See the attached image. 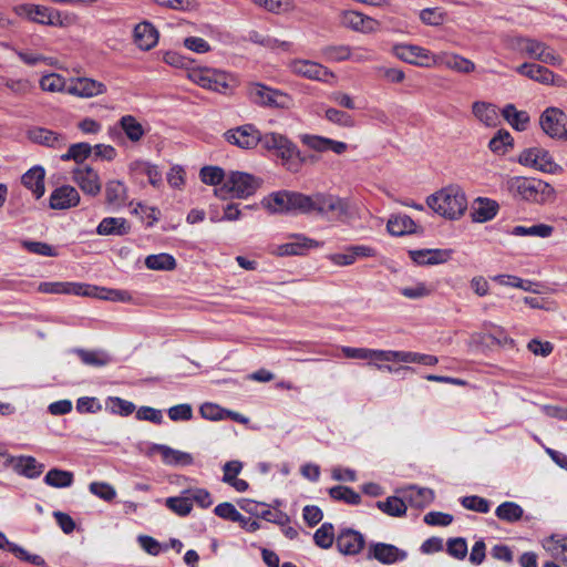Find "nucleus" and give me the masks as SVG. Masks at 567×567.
I'll return each mask as SVG.
<instances>
[{"instance_id":"f257e3e1","label":"nucleus","mask_w":567,"mask_h":567,"mask_svg":"<svg viewBox=\"0 0 567 567\" xmlns=\"http://www.w3.org/2000/svg\"><path fill=\"white\" fill-rule=\"evenodd\" d=\"M305 215H320L328 219L344 221L353 216L351 203L332 194L316 193L307 195Z\"/></svg>"},{"instance_id":"f03ea898","label":"nucleus","mask_w":567,"mask_h":567,"mask_svg":"<svg viewBox=\"0 0 567 567\" xmlns=\"http://www.w3.org/2000/svg\"><path fill=\"white\" fill-rule=\"evenodd\" d=\"M426 204L434 213L450 220L462 217L467 208L465 193L456 185H450L430 195Z\"/></svg>"},{"instance_id":"7ed1b4c3","label":"nucleus","mask_w":567,"mask_h":567,"mask_svg":"<svg viewBox=\"0 0 567 567\" xmlns=\"http://www.w3.org/2000/svg\"><path fill=\"white\" fill-rule=\"evenodd\" d=\"M261 185V179L251 174L231 171L224 184L215 189V195L221 199L228 197L247 198L254 195Z\"/></svg>"},{"instance_id":"20e7f679","label":"nucleus","mask_w":567,"mask_h":567,"mask_svg":"<svg viewBox=\"0 0 567 567\" xmlns=\"http://www.w3.org/2000/svg\"><path fill=\"white\" fill-rule=\"evenodd\" d=\"M511 48L530 59L551 66H560L564 59L550 45L534 38L514 37Z\"/></svg>"},{"instance_id":"39448f33","label":"nucleus","mask_w":567,"mask_h":567,"mask_svg":"<svg viewBox=\"0 0 567 567\" xmlns=\"http://www.w3.org/2000/svg\"><path fill=\"white\" fill-rule=\"evenodd\" d=\"M507 187L524 200L543 204L554 195V188L540 179L515 176L507 181Z\"/></svg>"},{"instance_id":"423d86ee","label":"nucleus","mask_w":567,"mask_h":567,"mask_svg":"<svg viewBox=\"0 0 567 567\" xmlns=\"http://www.w3.org/2000/svg\"><path fill=\"white\" fill-rule=\"evenodd\" d=\"M260 145L265 150L274 152L288 171L297 172L299 169L301 162L297 146L285 135L274 132L261 134Z\"/></svg>"},{"instance_id":"0eeeda50","label":"nucleus","mask_w":567,"mask_h":567,"mask_svg":"<svg viewBox=\"0 0 567 567\" xmlns=\"http://www.w3.org/2000/svg\"><path fill=\"white\" fill-rule=\"evenodd\" d=\"M307 195L281 190L271 194L265 199V206L274 214H305Z\"/></svg>"},{"instance_id":"6e6552de","label":"nucleus","mask_w":567,"mask_h":567,"mask_svg":"<svg viewBox=\"0 0 567 567\" xmlns=\"http://www.w3.org/2000/svg\"><path fill=\"white\" fill-rule=\"evenodd\" d=\"M261 132L252 124H244L225 132V140L243 150H251L260 144Z\"/></svg>"},{"instance_id":"1a4fd4ad","label":"nucleus","mask_w":567,"mask_h":567,"mask_svg":"<svg viewBox=\"0 0 567 567\" xmlns=\"http://www.w3.org/2000/svg\"><path fill=\"white\" fill-rule=\"evenodd\" d=\"M0 456L4 458L6 466H11L17 474L28 478L39 477L44 470V465L33 456H12L3 451L0 452Z\"/></svg>"},{"instance_id":"9d476101","label":"nucleus","mask_w":567,"mask_h":567,"mask_svg":"<svg viewBox=\"0 0 567 567\" xmlns=\"http://www.w3.org/2000/svg\"><path fill=\"white\" fill-rule=\"evenodd\" d=\"M518 162L545 173H556L559 168L548 151L539 147L523 151L519 154Z\"/></svg>"},{"instance_id":"9b49d317","label":"nucleus","mask_w":567,"mask_h":567,"mask_svg":"<svg viewBox=\"0 0 567 567\" xmlns=\"http://www.w3.org/2000/svg\"><path fill=\"white\" fill-rule=\"evenodd\" d=\"M542 130L551 138L567 136L566 115L557 107L546 109L539 118Z\"/></svg>"},{"instance_id":"f8f14e48","label":"nucleus","mask_w":567,"mask_h":567,"mask_svg":"<svg viewBox=\"0 0 567 567\" xmlns=\"http://www.w3.org/2000/svg\"><path fill=\"white\" fill-rule=\"evenodd\" d=\"M250 100L262 106L285 107L287 95L278 90L270 89L260 83H254L248 87Z\"/></svg>"},{"instance_id":"ddd939ff","label":"nucleus","mask_w":567,"mask_h":567,"mask_svg":"<svg viewBox=\"0 0 567 567\" xmlns=\"http://www.w3.org/2000/svg\"><path fill=\"white\" fill-rule=\"evenodd\" d=\"M516 72L533 81L546 85L564 86L565 80L556 75L553 71L540 64L525 62L516 68Z\"/></svg>"},{"instance_id":"4468645a","label":"nucleus","mask_w":567,"mask_h":567,"mask_svg":"<svg viewBox=\"0 0 567 567\" xmlns=\"http://www.w3.org/2000/svg\"><path fill=\"white\" fill-rule=\"evenodd\" d=\"M405 550L386 543H371L369 545L367 558L375 559L384 565H392L406 558Z\"/></svg>"},{"instance_id":"2eb2a0df","label":"nucleus","mask_w":567,"mask_h":567,"mask_svg":"<svg viewBox=\"0 0 567 567\" xmlns=\"http://www.w3.org/2000/svg\"><path fill=\"white\" fill-rule=\"evenodd\" d=\"M394 55L410 64L420 66H431L432 56L430 51L413 44H396L393 47Z\"/></svg>"},{"instance_id":"dca6fc26","label":"nucleus","mask_w":567,"mask_h":567,"mask_svg":"<svg viewBox=\"0 0 567 567\" xmlns=\"http://www.w3.org/2000/svg\"><path fill=\"white\" fill-rule=\"evenodd\" d=\"M289 238L291 239L289 243L279 245L276 248L278 256H301L309 249L323 246V243L311 239L302 234H292Z\"/></svg>"},{"instance_id":"f3484780","label":"nucleus","mask_w":567,"mask_h":567,"mask_svg":"<svg viewBox=\"0 0 567 567\" xmlns=\"http://www.w3.org/2000/svg\"><path fill=\"white\" fill-rule=\"evenodd\" d=\"M365 544L364 536L351 528L343 529L336 538V546L343 555L359 554Z\"/></svg>"},{"instance_id":"a211bd4d","label":"nucleus","mask_w":567,"mask_h":567,"mask_svg":"<svg viewBox=\"0 0 567 567\" xmlns=\"http://www.w3.org/2000/svg\"><path fill=\"white\" fill-rule=\"evenodd\" d=\"M432 63L433 65H443L463 74H468L475 70L474 62L456 53L442 52L433 55Z\"/></svg>"},{"instance_id":"6ab92c4d","label":"nucleus","mask_w":567,"mask_h":567,"mask_svg":"<svg viewBox=\"0 0 567 567\" xmlns=\"http://www.w3.org/2000/svg\"><path fill=\"white\" fill-rule=\"evenodd\" d=\"M73 179L83 193L96 196L101 192V182L96 171L90 166L73 171Z\"/></svg>"},{"instance_id":"aec40b11","label":"nucleus","mask_w":567,"mask_h":567,"mask_svg":"<svg viewBox=\"0 0 567 567\" xmlns=\"http://www.w3.org/2000/svg\"><path fill=\"white\" fill-rule=\"evenodd\" d=\"M66 92L80 97H93L106 92V85L89 78H79L73 81Z\"/></svg>"},{"instance_id":"412c9836","label":"nucleus","mask_w":567,"mask_h":567,"mask_svg":"<svg viewBox=\"0 0 567 567\" xmlns=\"http://www.w3.org/2000/svg\"><path fill=\"white\" fill-rule=\"evenodd\" d=\"M97 287L64 282H41L39 291L44 293H72L76 296H93Z\"/></svg>"},{"instance_id":"4be33fe9","label":"nucleus","mask_w":567,"mask_h":567,"mask_svg":"<svg viewBox=\"0 0 567 567\" xmlns=\"http://www.w3.org/2000/svg\"><path fill=\"white\" fill-rule=\"evenodd\" d=\"M342 23L347 28L363 33H372L380 28L379 21L358 11H346L342 16Z\"/></svg>"},{"instance_id":"5701e85b","label":"nucleus","mask_w":567,"mask_h":567,"mask_svg":"<svg viewBox=\"0 0 567 567\" xmlns=\"http://www.w3.org/2000/svg\"><path fill=\"white\" fill-rule=\"evenodd\" d=\"M79 203V192L70 185L58 187L50 196V207L52 209H68L76 206Z\"/></svg>"},{"instance_id":"b1692460","label":"nucleus","mask_w":567,"mask_h":567,"mask_svg":"<svg viewBox=\"0 0 567 567\" xmlns=\"http://www.w3.org/2000/svg\"><path fill=\"white\" fill-rule=\"evenodd\" d=\"M291 70L298 75L318 81H324L331 73L329 70L312 61L308 60H296L291 63Z\"/></svg>"},{"instance_id":"393cba45","label":"nucleus","mask_w":567,"mask_h":567,"mask_svg":"<svg viewBox=\"0 0 567 567\" xmlns=\"http://www.w3.org/2000/svg\"><path fill=\"white\" fill-rule=\"evenodd\" d=\"M450 249H420L410 250V258L417 265H439L446 262L451 258Z\"/></svg>"},{"instance_id":"a878e982","label":"nucleus","mask_w":567,"mask_h":567,"mask_svg":"<svg viewBox=\"0 0 567 567\" xmlns=\"http://www.w3.org/2000/svg\"><path fill=\"white\" fill-rule=\"evenodd\" d=\"M29 136L32 142L55 150H61L66 145L68 142L65 135L43 127H38L30 131Z\"/></svg>"},{"instance_id":"bb28decb","label":"nucleus","mask_w":567,"mask_h":567,"mask_svg":"<svg viewBox=\"0 0 567 567\" xmlns=\"http://www.w3.org/2000/svg\"><path fill=\"white\" fill-rule=\"evenodd\" d=\"M53 9H49L44 6L24 3L16 8V12L20 17H24L32 22L49 25L52 17Z\"/></svg>"},{"instance_id":"cd10ccee","label":"nucleus","mask_w":567,"mask_h":567,"mask_svg":"<svg viewBox=\"0 0 567 567\" xmlns=\"http://www.w3.org/2000/svg\"><path fill=\"white\" fill-rule=\"evenodd\" d=\"M498 208L499 206L495 200L478 197L472 206V219L475 223L488 221L496 216Z\"/></svg>"},{"instance_id":"c85d7f7f","label":"nucleus","mask_w":567,"mask_h":567,"mask_svg":"<svg viewBox=\"0 0 567 567\" xmlns=\"http://www.w3.org/2000/svg\"><path fill=\"white\" fill-rule=\"evenodd\" d=\"M74 353L83 364L94 368L105 367L113 361V357L103 349H75Z\"/></svg>"},{"instance_id":"c756f323","label":"nucleus","mask_w":567,"mask_h":567,"mask_svg":"<svg viewBox=\"0 0 567 567\" xmlns=\"http://www.w3.org/2000/svg\"><path fill=\"white\" fill-rule=\"evenodd\" d=\"M134 40L142 50H150L156 45L158 32L150 22H142L134 29Z\"/></svg>"},{"instance_id":"7c9ffc66","label":"nucleus","mask_w":567,"mask_h":567,"mask_svg":"<svg viewBox=\"0 0 567 567\" xmlns=\"http://www.w3.org/2000/svg\"><path fill=\"white\" fill-rule=\"evenodd\" d=\"M127 200V188L121 181L113 179L105 184V202L113 208H120Z\"/></svg>"},{"instance_id":"2f4dec72","label":"nucleus","mask_w":567,"mask_h":567,"mask_svg":"<svg viewBox=\"0 0 567 567\" xmlns=\"http://www.w3.org/2000/svg\"><path fill=\"white\" fill-rule=\"evenodd\" d=\"M44 176L45 172L42 166H33L22 175L21 183L32 190L37 199L44 194Z\"/></svg>"},{"instance_id":"473e14b6","label":"nucleus","mask_w":567,"mask_h":567,"mask_svg":"<svg viewBox=\"0 0 567 567\" xmlns=\"http://www.w3.org/2000/svg\"><path fill=\"white\" fill-rule=\"evenodd\" d=\"M131 226L125 218L105 217L101 220L96 228V233L102 236L116 235L123 236L128 234Z\"/></svg>"},{"instance_id":"72a5a7b5","label":"nucleus","mask_w":567,"mask_h":567,"mask_svg":"<svg viewBox=\"0 0 567 567\" xmlns=\"http://www.w3.org/2000/svg\"><path fill=\"white\" fill-rule=\"evenodd\" d=\"M156 451L161 453L165 464L172 466H187L193 464V456L189 453L174 450L167 445H155Z\"/></svg>"},{"instance_id":"f704fd0d","label":"nucleus","mask_w":567,"mask_h":567,"mask_svg":"<svg viewBox=\"0 0 567 567\" xmlns=\"http://www.w3.org/2000/svg\"><path fill=\"white\" fill-rule=\"evenodd\" d=\"M386 228L388 231L393 236H403L416 231V225L414 220L405 214L391 216L388 220Z\"/></svg>"},{"instance_id":"c9c22d12","label":"nucleus","mask_w":567,"mask_h":567,"mask_svg":"<svg viewBox=\"0 0 567 567\" xmlns=\"http://www.w3.org/2000/svg\"><path fill=\"white\" fill-rule=\"evenodd\" d=\"M194 81L202 87L216 92H224L228 89V84L221 74L212 73L210 71L196 72L193 74Z\"/></svg>"},{"instance_id":"e433bc0d","label":"nucleus","mask_w":567,"mask_h":567,"mask_svg":"<svg viewBox=\"0 0 567 567\" xmlns=\"http://www.w3.org/2000/svg\"><path fill=\"white\" fill-rule=\"evenodd\" d=\"M475 117L486 126H495L498 115L495 105L486 102H474L472 106Z\"/></svg>"},{"instance_id":"4c0bfd02","label":"nucleus","mask_w":567,"mask_h":567,"mask_svg":"<svg viewBox=\"0 0 567 567\" xmlns=\"http://www.w3.org/2000/svg\"><path fill=\"white\" fill-rule=\"evenodd\" d=\"M342 353L348 359L370 360L371 362L369 364L377 361H384V350L342 347Z\"/></svg>"},{"instance_id":"58836bf2","label":"nucleus","mask_w":567,"mask_h":567,"mask_svg":"<svg viewBox=\"0 0 567 567\" xmlns=\"http://www.w3.org/2000/svg\"><path fill=\"white\" fill-rule=\"evenodd\" d=\"M405 498L411 506L423 508L434 499V493L430 488L411 486L405 492Z\"/></svg>"},{"instance_id":"ea45409f","label":"nucleus","mask_w":567,"mask_h":567,"mask_svg":"<svg viewBox=\"0 0 567 567\" xmlns=\"http://www.w3.org/2000/svg\"><path fill=\"white\" fill-rule=\"evenodd\" d=\"M118 124L126 137L133 143L140 142L145 135L144 127L133 115L122 116Z\"/></svg>"},{"instance_id":"a19ab883","label":"nucleus","mask_w":567,"mask_h":567,"mask_svg":"<svg viewBox=\"0 0 567 567\" xmlns=\"http://www.w3.org/2000/svg\"><path fill=\"white\" fill-rule=\"evenodd\" d=\"M504 118L517 131H524L529 123L526 111H518L514 104H507L502 111Z\"/></svg>"},{"instance_id":"79ce46f5","label":"nucleus","mask_w":567,"mask_h":567,"mask_svg":"<svg viewBox=\"0 0 567 567\" xmlns=\"http://www.w3.org/2000/svg\"><path fill=\"white\" fill-rule=\"evenodd\" d=\"M74 475L72 472L51 468L44 476V483L51 487L64 488L72 485Z\"/></svg>"},{"instance_id":"37998d69","label":"nucleus","mask_w":567,"mask_h":567,"mask_svg":"<svg viewBox=\"0 0 567 567\" xmlns=\"http://www.w3.org/2000/svg\"><path fill=\"white\" fill-rule=\"evenodd\" d=\"M524 509L520 505L514 502H504L497 506L495 515L501 520L507 523H515L523 517Z\"/></svg>"},{"instance_id":"c03bdc74","label":"nucleus","mask_w":567,"mask_h":567,"mask_svg":"<svg viewBox=\"0 0 567 567\" xmlns=\"http://www.w3.org/2000/svg\"><path fill=\"white\" fill-rule=\"evenodd\" d=\"M329 495L332 499L344 502L349 505H358L361 502L360 494L344 485H337L329 488Z\"/></svg>"},{"instance_id":"a18cd8bd","label":"nucleus","mask_w":567,"mask_h":567,"mask_svg":"<svg viewBox=\"0 0 567 567\" xmlns=\"http://www.w3.org/2000/svg\"><path fill=\"white\" fill-rule=\"evenodd\" d=\"M377 507L393 517H401L406 513L405 502L396 496H390L385 501L377 502Z\"/></svg>"},{"instance_id":"49530a36","label":"nucleus","mask_w":567,"mask_h":567,"mask_svg":"<svg viewBox=\"0 0 567 567\" xmlns=\"http://www.w3.org/2000/svg\"><path fill=\"white\" fill-rule=\"evenodd\" d=\"M145 266L152 270H173L176 268V260L172 255L162 252L147 256Z\"/></svg>"},{"instance_id":"de8ad7c7","label":"nucleus","mask_w":567,"mask_h":567,"mask_svg":"<svg viewBox=\"0 0 567 567\" xmlns=\"http://www.w3.org/2000/svg\"><path fill=\"white\" fill-rule=\"evenodd\" d=\"M92 153V146L89 143H75L70 145L66 153L61 155V159L63 162L74 161L76 163H82L85 161Z\"/></svg>"},{"instance_id":"09e8293b","label":"nucleus","mask_w":567,"mask_h":567,"mask_svg":"<svg viewBox=\"0 0 567 567\" xmlns=\"http://www.w3.org/2000/svg\"><path fill=\"white\" fill-rule=\"evenodd\" d=\"M130 167H131V171L146 175L148 178V182L153 186H158L162 182V174L159 173L157 167L154 165H151L147 162L136 161V162H133Z\"/></svg>"},{"instance_id":"8fccbe9b","label":"nucleus","mask_w":567,"mask_h":567,"mask_svg":"<svg viewBox=\"0 0 567 567\" xmlns=\"http://www.w3.org/2000/svg\"><path fill=\"white\" fill-rule=\"evenodd\" d=\"M554 231V227L546 224H537L530 227L515 226L512 234L515 236H536L546 238L549 237Z\"/></svg>"},{"instance_id":"3c124183","label":"nucleus","mask_w":567,"mask_h":567,"mask_svg":"<svg viewBox=\"0 0 567 567\" xmlns=\"http://www.w3.org/2000/svg\"><path fill=\"white\" fill-rule=\"evenodd\" d=\"M334 528L330 523L322 524L315 533L313 540L315 544L323 549H328L332 546L334 540Z\"/></svg>"},{"instance_id":"603ef678","label":"nucleus","mask_w":567,"mask_h":567,"mask_svg":"<svg viewBox=\"0 0 567 567\" xmlns=\"http://www.w3.org/2000/svg\"><path fill=\"white\" fill-rule=\"evenodd\" d=\"M21 246L29 252L45 256V257H55L58 256V251L51 245L43 241H34V240H21Z\"/></svg>"},{"instance_id":"864d4df0","label":"nucleus","mask_w":567,"mask_h":567,"mask_svg":"<svg viewBox=\"0 0 567 567\" xmlns=\"http://www.w3.org/2000/svg\"><path fill=\"white\" fill-rule=\"evenodd\" d=\"M513 145V137L507 131L501 130L489 141L488 147L493 153L505 154L507 148Z\"/></svg>"},{"instance_id":"5fc2aeb1","label":"nucleus","mask_w":567,"mask_h":567,"mask_svg":"<svg viewBox=\"0 0 567 567\" xmlns=\"http://www.w3.org/2000/svg\"><path fill=\"white\" fill-rule=\"evenodd\" d=\"M481 338L482 340L478 341L488 348L494 346L504 347L506 344H513V340L502 329H496L493 332L484 333L481 336Z\"/></svg>"},{"instance_id":"6e6d98bb","label":"nucleus","mask_w":567,"mask_h":567,"mask_svg":"<svg viewBox=\"0 0 567 567\" xmlns=\"http://www.w3.org/2000/svg\"><path fill=\"white\" fill-rule=\"evenodd\" d=\"M200 179L207 185H219L226 179V175L223 168L218 166H205L200 169Z\"/></svg>"},{"instance_id":"4d7b16f0","label":"nucleus","mask_w":567,"mask_h":567,"mask_svg":"<svg viewBox=\"0 0 567 567\" xmlns=\"http://www.w3.org/2000/svg\"><path fill=\"white\" fill-rule=\"evenodd\" d=\"M165 504L172 512H174L178 516H187L193 508V503L189 497H168L166 498Z\"/></svg>"},{"instance_id":"13d9d810","label":"nucleus","mask_w":567,"mask_h":567,"mask_svg":"<svg viewBox=\"0 0 567 567\" xmlns=\"http://www.w3.org/2000/svg\"><path fill=\"white\" fill-rule=\"evenodd\" d=\"M89 489L93 495L105 502H112L116 496L115 488L105 482H92Z\"/></svg>"},{"instance_id":"bf43d9fd","label":"nucleus","mask_w":567,"mask_h":567,"mask_svg":"<svg viewBox=\"0 0 567 567\" xmlns=\"http://www.w3.org/2000/svg\"><path fill=\"white\" fill-rule=\"evenodd\" d=\"M40 86L47 92H61L65 89V79L56 73L47 74L41 78Z\"/></svg>"},{"instance_id":"052dcab7","label":"nucleus","mask_w":567,"mask_h":567,"mask_svg":"<svg viewBox=\"0 0 567 567\" xmlns=\"http://www.w3.org/2000/svg\"><path fill=\"white\" fill-rule=\"evenodd\" d=\"M446 551L455 559L463 560L467 555V543L463 537L450 538L446 543Z\"/></svg>"},{"instance_id":"680f3d73","label":"nucleus","mask_w":567,"mask_h":567,"mask_svg":"<svg viewBox=\"0 0 567 567\" xmlns=\"http://www.w3.org/2000/svg\"><path fill=\"white\" fill-rule=\"evenodd\" d=\"M461 504L466 509H470V511H473V512H477V513H482V514L488 513L489 508H491L489 502L486 498H483V497H480V496H476V495H471V496L462 497L461 498Z\"/></svg>"},{"instance_id":"e2e57ef3","label":"nucleus","mask_w":567,"mask_h":567,"mask_svg":"<svg viewBox=\"0 0 567 567\" xmlns=\"http://www.w3.org/2000/svg\"><path fill=\"white\" fill-rule=\"evenodd\" d=\"M419 358L417 352L384 350V362L419 363Z\"/></svg>"},{"instance_id":"0e129e2a","label":"nucleus","mask_w":567,"mask_h":567,"mask_svg":"<svg viewBox=\"0 0 567 567\" xmlns=\"http://www.w3.org/2000/svg\"><path fill=\"white\" fill-rule=\"evenodd\" d=\"M324 116L329 122L342 127H353L355 124L353 117L349 113L333 107L326 110Z\"/></svg>"},{"instance_id":"69168bd1","label":"nucleus","mask_w":567,"mask_h":567,"mask_svg":"<svg viewBox=\"0 0 567 567\" xmlns=\"http://www.w3.org/2000/svg\"><path fill=\"white\" fill-rule=\"evenodd\" d=\"M106 409L114 414L127 416L134 412L135 405L132 402L123 400L121 398H110L107 401Z\"/></svg>"},{"instance_id":"338daca9","label":"nucleus","mask_w":567,"mask_h":567,"mask_svg":"<svg viewBox=\"0 0 567 567\" xmlns=\"http://www.w3.org/2000/svg\"><path fill=\"white\" fill-rule=\"evenodd\" d=\"M214 513L218 517L234 523H236L237 520H241V514L237 511L235 505H233L229 502L218 504L214 508Z\"/></svg>"},{"instance_id":"774afa93","label":"nucleus","mask_w":567,"mask_h":567,"mask_svg":"<svg viewBox=\"0 0 567 567\" xmlns=\"http://www.w3.org/2000/svg\"><path fill=\"white\" fill-rule=\"evenodd\" d=\"M200 415L209 421H219L226 417V410L215 403H204L199 408Z\"/></svg>"}]
</instances>
